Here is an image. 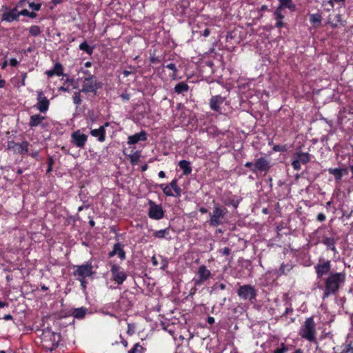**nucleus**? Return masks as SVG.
I'll use <instances>...</instances> for the list:
<instances>
[{
    "mask_svg": "<svg viewBox=\"0 0 353 353\" xmlns=\"http://www.w3.org/2000/svg\"><path fill=\"white\" fill-rule=\"evenodd\" d=\"M174 92L177 94H183L184 92H187L189 90V85L183 82H179L174 86Z\"/></svg>",
    "mask_w": 353,
    "mask_h": 353,
    "instance_id": "obj_30",
    "label": "nucleus"
},
{
    "mask_svg": "<svg viewBox=\"0 0 353 353\" xmlns=\"http://www.w3.org/2000/svg\"><path fill=\"white\" fill-rule=\"evenodd\" d=\"M81 92H80V91L74 92V94L73 95V102L74 104H76L77 105L81 104V103H82V99H81V94H80Z\"/></svg>",
    "mask_w": 353,
    "mask_h": 353,
    "instance_id": "obj_40",
    "label": "nucleus"
},
{
    "mask_svg": "<svg viewBox=\"0 0 353 353\" xmlns=\"http://www.w3.org/2000/svg\"><path fill=\"white\" fill-rule=\"evenodd\" d=\"M133 347H136L134 353H143L145 350V349L139 343L134 344Z\"/></svg>",
    "mask_w": 353,
    "mask_h": 353,
    "instance_id": "obj_49",
    "label": "nucleus"
},
{
    "mask_svg": "<svg viewBox=\"0 0 353 353\" xmlns=\"http://www.w3.org/2000/svg\"><path fill=\"white\" fill-rule=\"evenodd\" d=\"M43 119H44V117L40 116L39 114L32 115L30 117L29 124L31 127H36L41 123V121Z\"/></svg>",
    "mask_w": 353,
    "mask_h": 353,
    "instance_id": "obj_32",
    "label": "nucleus"
},
{
    "mask_svg": "<svg viewBox=\"0 0 353 353\" xmlns=\"http://www.w3.org/2000/svg\"><path fill=\"white\" fill-rule=\"evenodd\" d=\"M110 271L112 274L113 280L118 285L123 284V283L126 280L127 274L121 266L117 264H113L111 265Z\"/></svg>",
    "mask_w": 353,
    "mask_h": 353,
    "instance_id": "obj_10",
    "label": "nucleus"
},
{
    "mask_svg": "<svg viewBox=\"0 0 353 353\" xmlns=\"http://www.w3.org/2000/svg\"><path fill=\"white\" fill-rule=\"evenodd\" d=\"M147 140V133L144 130H141L139 133H136L133 135L129 136L128 138V144L134 145L137 143L139 141H145Z\"/></svg>",
    "mask_w": 353,
    "mask_h": 353,
    "instance_id": "obj_20",
    "label": "nucleus"
},
{
    "mask_svg": "<svg viewBox=\"0 0 353 353\" xmlns=\"http://www.w3.org/2000/svg\"><path fill=\"white\" fill-rule=\"evenodd\" d=\"M212 289H213V290H224L226 289V285H225V284L222 283H216L212 286Z\"/></svg>",
    "mask_w": 353,
    "mask_h": 353,
    "instance_id": "obj_47",
    "label": "nucleus"
},
{
    "mask_svg": "<svg viewBox=\"0 0 353 353\" xmlns=\"http://www.w3.org/2000/svg\"><path fill=\"white\" fill-rule=\"evenodd\" d=\"M29 143L23 141L21 143H15L13 141H8L7 143V149L12 150L14 154H24L28 151Z\"/></svg>",
    "mask_w": 353,
    "mask_h": 353,
    "instance_id": "obj_12",
    "label": "nucleus"
},
{
    "mask_svg": "<svg viewBox=\"0 0 353 353\" xmlns=\"http://www.w3.org/2000/svg\"><path fill=\"white\" fill-rule=\"evenodd\" d=\"M74 268L75 269L74 275L77 278H82V279L92 276L94 274L91 261L80 265H75Z\"/></svg>",
    "mask_w": 353,
    "mask_h": 353,
    "instance_id": "obj_6",
    "label": "nucleus"
},
{
    "mask_svg": "<svg viewBox=\"0 0 353 353\" xmlns=\"http://www.w3.org/2000/svg\"><path fill=\"white\" fill-rule=\"evenodd\" d=\"M274 19L276 20L275 27L279 29L283 28L285 26V23L283 20L285 16L283 14L282 11L276 9L274 12Z\"/></svg>",
    "mask_w": 353,
    "mask_h": 353,
    "instance_id": "obj_25",
    "label": "nucleus"
},
{
    "mask_svg": "<svg viewBox=\"0 0 353 353\" xmlns=\"http://www.w3.org/2000/svg\"><path fill=\"white\" fill-rule=\"evenodd\" d=\"M254 166H255V162L254 163L246 162L245 163V167L247 168H249L250 170V171H252V172H253V170H254Z\"/></svg>",
    "mask_w": 353,
    "mask_h": 353,
    "instance_id": "obj_56",
    "label": "nucleus"
},
{
    "mask_svg": "<svg viewBox=\"0 0 353 353\" xmlns=\"http://www.w3.org/2000/svg\"><path fill=\"white\" fill-rule=\"evenodd\" d=\"M28 14H29V11L28 10H26V9H23V10H21V11H19V17L20 15L27 16L28 17Z\"/></svg>",
    "mask_w": 353,
    "mask_h": 353,
    "instance_id": "obj_61",
    "label": "nucleus"
},
{
    "mask_svg": "<svg viewBox=\"0 0 353 353\" xmlns=\"http://www.w3.org/2000/svg\"><path fill=\"white\" fill-rule=\"evenodd\" d=\"M77 280L80 281L82 288L85 289L87 285V281H85V279H82V278H77Z\"/></svg>",
    "mask_w": 353,
    "mask_h": 353,
    "instance_id": "obj_57",
    "label": "nucleus"
},
{
    "mask_svg": "<svg viewBox=\"0 0 353 353\" xmlns=\"http://www.w3.org/2000/svg\"><path fill=\"white\" fill-rule=\"evenodd\" d=\"M87 308L81 307L74 309L72 315L75 319H82L85 316Z\"/></svg>",
    "mask_w": 353,
    "mask_h": 353,
    "instance_id": "obj_31",
    "label": "nucleus"
},
{
    "mask_svg": "<svg viewBox=\"0 0 353 353\" xmlns=\"http://www.w3.org/2000/svg\"><path fill=\"white\" fill-rule=\"evenodd\" d=\"M322 19V15L319 12L311 14L310 15V22L314 27L320 26L321 24Z\"/></svg>",
    "mask_w": 353,
    "mask_h": 353,
    "instance_id": "obj_27",
    "label": "nucleus"
},
{
    "mask_svg": "<svg viewBox=\"0 0 353 353\" xmlns=\"http://www.w3.org/2000/svg\"><path fill=\"white\" fill-rule=\"evenodd\" d=\"M140 153L139 151H136L134 154L129 155L130 163L132 165H136L140 160Z\"/></svg>",
    "mask_w": 353,
    "mask_h": 353,
    "instance_id": "obj_38",
    "label": "nucleus"
},
{
    "mask_svg": "<svg viewBox=\"0 0 353 353\" xmlns=\"http://www.w3.org/2000/svg\"><path fill=\"white\" fill-rule=\"evenodd\" d=\"M207 322L210 324V325H212L215 322V319L214 317L212 316H208V319H207Z\"/></svg>",
    "mask_w": 353,
    "mask_h": 353,
    "instance_id": "obj_64",
    "label": "nucleus"
},
{
    "mask_svg": "<svg viewBox=\"0 0 353 353\" xmlns=\"http://www.w3.org/2000/svg\"><path fill=\"white\" fill-rule=\"evenodd\" d=\"M25 3V0H21L15 8L9 10L8 12H4L1 17V21L7 22H12L19 20V10L18 7L22 6Z\"/></svg>",
    "mask_w": 353,
    "mask_h": 353,
    "instance_id": "obj_13",
    "label": "nucleus"
},
{
    "mask_svg": "<svg viewBox=\"0 0 353 353\" xmlns=\"http://www.w3.org/2000/svg\"><path fill=\"white\" fill-rule=\"evenodd\" d=\"M316 324L314 316H310L305 319L299 330V335L301 339L309 342L316 341Z\"/></svg>",
    "mask_w": 353,
    "mask_h": 353,
    "instance_id": "obj_3",
    "label": "nucleus"
},
{
    "mask_svg": "<svg viewBox=\"0 0 353 353\" xmlns=\"http://www.w3.org/2000/svg\"><path fill=\"white\" fill-rule=\"evenodd\" d=\"M134 329H135V326L134 324H128V330H127V333L128 334L132 336L134 334Z\"/></svg>",
    "mask_w": 353,
    "mask_h": 353,
    "instance_id": "obj_50",
    "label": "nucleus"
},
{
    "mask_svg": "<svg viewBox=\"0 0 353 353\" xmlns=\"http://www.w3.org/2000/svg\"><path fill=\"white\" fill-rule=\"evenodd\" d=\"M326 219V216L323 213H319L316 216V220L319 222H323Z\"/></svg>",
    "mask_w": 353,
    "mask_h": 353,
    "instance_id": "obj_55",
    "label": "nucleus"
},
{
    "mask_svg": "<svg viewBox=\"0 0 353 353\" xmlns=\"http://www.w3.org/2000/svg\"><path fill=\"white\" fill-rule=\"evenodd\" d=\"M48 168L46 170V172L48 173L52 171V165L54 164V160L52 157H49L48 159Z\"/></svg>",
    "mask_w": 353,
    "mask_h": 353,
    "instance_id": "obj_48",
    "label": "nucleus"
},
{
    "mask_svg": "<svg viewBox=\"0 0 353 353\" xmlns=\"http://www.w3.org/2000/svg\"><path fill=\"white\" fill-rule=\"evenodd\" d=\"M29 6L30 8H32L34 10H39L41 6V3H30L29 4Z\"/></svg>",
    "mask_w": 353,
    "mask_h": 353,
    "instance_id": "obj_52",
    "label": "nucleus"
},
{
    "mask_svg": "<svg viewBox=\"0 0 353 353\" xmlns=\"http://www.w3.org/2000/svg\"><path fill=\"white\" fill-rule=\"evenodd\" d=\"M72 143L77 148H82L85 146L88 136L81 133L79 130L74 132L71 135Z\"/></svg>",
    "mask_w": 353,
    "mask_h": 353,
    "instance_id": "obj_16",
    "label": "nucleus"
},
{
    "mask_svg": "<svg viewBox=\"0 0 353 353\" xmlns=\"http://www.w3.org/2000/svg\"><path fill=\"white\" fill-rule=\"evenodd\" d=\"M311 160V155L308 152H303L301 151H296L293 156L292 166L294 170H300L301 164H307Z\"/></svg>",
    "mask_w": 353,
    "mask_h": 353,
    "instance_id": "obj_7",
    "label": "nucleus"
},
{
    "mask_svg": "<svg viewBox=\"0 0 353 353\" xmlns=\"http://www.w3.org/2000/svg\"><path fill=\"white\" fill-rule=\"evenodd\" d=\"M227 212V208L220 205L219 204H215L214 205L212 212H210L209 214V225L212 227H217L222 225L224 223L223 220Z\"/></svg>",
    "mask_w": 353,
    "mask_h": 353,
    "instance_id": "obj_5",
    "label": "nucleus"
},
{
    "mask_svg": "<svg viewBox=\"0 0 353 353\" xmlns=\"http://www.w3.org/2000/svg\"><path fill=\"white\" fill-rule=\"evenodd\" d=\"M120 97L122 99L123 101H128L130 99V94L127 92H124L120 95Z\"/></svg>",
    "mask_w": 353,
    "mask_h": 353,
    "instance_id": "obj_54",
    "label": "nucleus"
},
{
    "mask_svg": "<svg viewBox=\"0 0 353 353\" xmlns=\"http://www.w3.org/2000/svg\"><path fill=\"white\" fill-rule=\"evenodd\" d=\"M321 242L326 246L327 250L332 251L334 255L337 253V250L336 248V239L334 237H328L324 236H323Z\"/></svg>",
    "mask_w": 353,
    "mask_h": 353,
    "instance_id": "obj_19",
    "label": "nucleus"
},
{
    "mask_svg": "<svg viewBox=\"0 0 353 353\" xmlns=\"http://www.w3.org/2000/svg\"><path fill=\"white\" fill-rule=\"evenodd\" d=\"M190 164V162L187 160H181L179 162L178 165L183 170V174L184 175H189L191 174L192 169Z\"/></svg>",
    "mask_w": 353,
    "mask_h": 353,
    "instance_id": "obj_26",
    "label": "nucleus"
},
{
    "mask_svg": "<svg viewBox=\"0 0 353 353\" xmlns=\"http://www.w3.org/2000/svg\"><path fill=\"white\" fill-rule=\"evenodd\" d=\"M270 163L265 157H260L255 161V166L254 170H253V173H266L270 170Z\"/></svg>",
    "mask_w": 353,
    "mask_h": 353,
    "instance_id": "obj_15",
    "label": "nucleus"
},
{
    "mask_svg": "<svg viewBox=\"0 0 353 353\" xmlns=\"http://www.w3.org/2000/svg\"><path fill=\"white\" fill-rule=\"evenodd\" d=\"M283 148H284L283 146L277 145H274L273 149L274 151L281 152V151H283Z\"/></svg>",
    "mask_w": 353,
    "mask_h": 353,
    "instance_id": "obj_63",
    "label": "nucleus"
},
{
    "mask_svg": "<svg viewBox=\"0 0 353 353\" xmlns=\"http://www.w3.org/2000/svg\"><path fill=\"white\" fill-rule=\"evenodd\" d=\"M60 335L59 334L52 332L50 336V341L51 342L52 347H49L46 345V350H49L52 352L53 350L57 348L59 346V343L60 341Z\"/></svg>",
    "mask_w": 353,
    "mask_h": 353,
    "instance_id": "obj_23",
    "label": "nucleus"
},
{
    "mask_svg": "<svg viewBox=\"0 0 353 353\" xmlns=\"http://www.w3.org/2000/svg\"><path fill=\"white\" fill-rule=\"evenodd\" d=\"M347 274L345 270L341 272L332 271L323 279V285L319 288L323 290L322 299L325 300L330 296L336 295L345 283Z\"/></svg>",
    "mask_w": 353,
    "mask_h": 353,
    "instance_id": "obj_1",
    "label": "nucleus"
},
{
    "mask_svg": "<svg viewBox=\"0 0 353 353\" xmlns=\"http://www.w3.org/2000/svg\"><path fill=\"white\" fill-rule=\"evenodd\" d=\"M41 32L40 28L37 26H32L30 28V33L32 36H37Z\"/></svg>",
    "mask_w": 353,
    "mask_h": 353,
    "instance_id": "obj_43",
    "label": "nucleus"
},
{
    "mask_svg": "<svg viewBox=\"0 0 353 353\" xmlns=\"http://www.w3.org/2000/svg\"><path fill=\"white\" fill-rule=\"evenodd\" d=\"M169 233H170V229H169V228H167L163 229V230H160L155 231L153 233V236L155 238L163 239V238H165L166 235H168Z\"/></svg>",
    "mask_w": 353,
    "mask_h": 353,
    "instance_id": "obj_36",
    "label": "nucleus"
},
{
    "mask_svg": "<svg viewBox=\"0 0 353 353\" xmlns=\"http://www.w3.org/2000/svg\"><path fill=\"white\" fill-rule=\"evenodd\" d=\"M166 68L173 71V77H175L178 72V69L173 63H170L165 66Z\"/></svg>",
    "mask_w": 353,
    "mask_h": 353,
    "instance_id": "obj_45",
    "label": "nucleus"
},
{
    "mask_svg": "<svg viewBox=\"0 0 353 353\" xmlns=\"http://www.w3.org/2000/svg\"><path fill=\"white\" fill-rule=\"evenodd\" d=\"M123 247L124 245L120 242L115 243L113 247V250L115 251V253L121 260H124L126 258Z\"/></svg>",
    "mask_w": 353,
    "mask_h": 353,
    "instance_id": "obj_28",
    "label": "nucleus"
},
{
    "mask_svg": "<svg viewBox=\"0 0 353 353\" xmlns=\"http://www.w3.org/2000/svg\"><path fill=\"white\" fill-rule=\"evenodd\" d=\"M150 61L151 63H159V58H158V57H156L154 56V54H153V55H151V56L150 57Z\"/></svg>",
    "mask_w": 353,
    "mask_h": 353,
    "instance_id": "obj_58",
    "label": "nucleus"
},
{
    "mask_svg": "<svg viewBox=\"0 0 353 353\" xmlns=\"http://www.w3.org/2000/svg\"><path fill=\"white\" fill-rule=\"evenodd\" d=\"M79 48L81 50L85 52L90 56L93 54L94 47L88 45L85 41L82 42Z\"/></svg>",
    "mask_w": 353,
    "mask_h": 353,
    "instance_id": "obj_33",
    "label": "nucleus"
},
{
    "mask_svg": "<svg viewBox=\"0 0 353 353\" xmlns=\"http://www.w3.org/2000/svg\"><path fill=\"white\" fill-rule=\"evenodd\" d=\"M241 201V199H240L236 196H233L232 197L228 199V201L225 202V205H232L234 208L236 209L238 208Z\"/></svg>",
    "mask_w": 353,
    "mask_h": 353,
    "instance_id": "obj_35",
    "label": "nucleus"
},
{
    "mask_svg": "<svg viewBox=\"0 0 353 353\" xmlns=\"http://www.w3.org/2000/svg\"><path fill=\"white\" fill-rule=\"evenodd\" d=\"M99 88H100L99 83H97L96 78L90 79V80H87V79H84L82 88L80 90V92H92V93L95 94L97 92V90Z\"/></svg>",
    "mask_w": 353,
    "mask_h": 353,
    "instance_id": "obj_14",
    "label": "nucleus"
},
{
    "mask_svg": "<svg viewBox=\"0 0 353 353\" xmlns=\"http://www.w3.org/2000/svg\"><path fill=\"white\" fill-rule=\"evenodd\" d=\"M150 208L148 210V216L150 219L154 220L161 219L164 216V211L161 205L156 204L154 201H149Z\"/></svg>",
    "mask_w": 353,
    "mask_h": 353,
    "instance_id": "obj_11",
    "label": "nucleus"
},
{
    "mask_svg": "<svg viewBox=\"0 0 353 353\" xmlns=\"http://www.w3.org/2000/svg\"><path fill=\"white\" fill-rule=\"evenodd\" d=\"M225 98L218 94L212 96L209 100V105L212 110L221 113V105L224 103Z\"/></svg>",
    "mask_w": 353,
    "mask_h": 353,
    "instance_id": "obj_17",
    "label": "nucleus"
},
{
    "mask_svg": "<svg viewBox=\"0 0 353 353\" xmlns=\"http://www.w3.org/2000/svg\"><path fill=\"white\" fill-rule=\"evenodd\" d=\"M279 5L276 8L277 10L282 11L283 10L288 8L290 12H295L296 10V5L293 3L292 0H279Z\"/></svg>",
    "mask_w": 353,
    "mask_h": 353,
    "instance_id": "obj_21",
    "label": "nucleus"
},
{
    "mask_svg": "<svg viewBox=\"0 0 353 353\" xmlns=\"http://www.w3.org/2000/svg\"><path fill=\"white\" fill-rule=\"evenodd\" d=\"M236 294L241 300L248 301L251 304L256 302L258 291L254 285L250 284L240 285L236 291Z\"/></svg>",
    "mask_w": 353,
    "mask_h": 353,
    "instance_id": "obj_4",
    "label": "nucleus"
},
{
    "mask_svg": "<svg viewBox=\"0 0 353 353\" xmlns=\"http://www.w3.org/2000/svg\"><path fill=\"white\" fill-rule=\"evenodd\" d=\"M333 353H353V341L346 340L341 345L333 347Z\"/></svg>",
    "mask_w": 353,
    "mask_h": 353,
    "instance_id": "obj_18",
    "label": "nucleus"
},
{
    "mask_svg": "<svg viewBox=\"0 0 353 353\" xmlns=\"http://www.w3.org/2000/svg\"><path fill=\"white\" fill-rule=\"evenodd\" d=\"M340 23H341V15L340 14H337L335 15L331 26L332 28H336L338 24Z\"/></svg>",
    "mask_w": 353,
    "mask_h": 353,
    "instance_id": "obj_44",
    "label": "nucleus"
},
{
    "mask_svg": "<svg viewBox=\"0 0 353 353\" xmlns=\"http://www.w3.org/2000/svg\"><path fill=\"white\" fill-rule=\"evenodd\" d=\"M18 64V61L15 58H12L10 60V65L12 67L17 66Z\"/></svg>",
    "mask_w": 353,
    "mask_h": 353,
    "instance_id": "obj_59",
    "label": "nucleus"
},
{
    "mask_svg": "<svg viewBox=\"0 0 353 353\" xmlns=\"http://www.w3.org/2000/svg\"><path fill=\"white\" fill-rule=\"evenodd\" d=\"M81 72L83 74H84L85 75L84 79H87V80H90V79H95L96 78V77L94 74H92L90 72V71H89L88 70L81 69Z\"/></svg>",
    "mask_w": 353,
    "mask_h": 353,
    "instance_id": "obj_46",
    "label": "nucleus"
},
{
    "mask_svg": "<svg viewBox=\"0 0 353 353\" xmlns=\"http://www.w3.org/2000/svg\"><path fill=\"white\" fill-rule=\"evenodd\" d=\"M127 68L130 70H124L123 71V74L124 77H128L130 74H131L132 72V70L134 68L131 65H128Z\"/></svg>",
    "mask_w": 353,
    "mask_h": 353,
    "instance_id": "obj_51",
    "label": "nucleus"
},
{
    "mask_svg": "<svg viewBox=\"0 0 353 353\" xmlns=\"http://www.w3.org/2000/svg\"><path fill=\"white\" fill-rule=\"evenodd\" d=\"M293 312V309L292 307H286L285 312L283 313L282 316H285L288 314L292 313Z\"/></svg>",
    "mask_w": 353,
    "mask_h": 353,
    "instance_id": "obj_60",
    "label": "nucleus"
},
{
    "mask_svg": "<svg viewBox=\"0 0 353 353\" xmlns=\"http://www.w3.org/2000/svg\"><path fill=\"white\" fill-rule=\"evenodd\" d=\"M211 272L204 265L199 267L197 271V278H194L192 281L195 286H201L205 281L211 277Z\"/></svg>",
    "mask_w": 353,
    "mask_h": 353,
    "instance_id": "obj_9",
    "label": "nucleus"
},
{
    "mask_svg": "<svg viewBox=\"0 0 353 353\" xmlns=\"http://www.w3.org/2000/svg\"><path fill=\"white\" fill-rule=\"evenodd\" d=\"M288 351V347L284 343H281V347L276 348L273 353H286Z\"/></svg>",
    "mask_w": 353,
    "mask_h": 353,
    "instance_id": "obj_42",
    "label": "nucleus"
},
{
    "mask_svg": "<svg viewBox=\"0 0 353 353\" xmlns=\"http://www.w3.org/2000/svg\"><path fill=\"white\" fill-rule=\"evenodd\" d=\"M293 267L294 265L292 263H282L279 268V274L287 275L292 270Z\"/></svg>",
    "mask_w": 353,
    "mask_h": 353,
    "instance_id": "obj_34",
    "label": "nucleus"
},
{
    "mask_svg": "<svg viewBox=\"0 0 353 353\" xmlns=\"http://www.w3.org/2000/svg\"><path fill=\"white\" fill-rule=\"evenodd\" d=\"M90 134L97 137L99 142H103L105 140V126H100L98 129L91 130Z\"/></svg>",
    "mask_w": 353,
    "mask_h": 353,
    "instance_id": "obj_22",
    "label": "nucleus"
},
{
    "mask_svg": "<svg viewBox=\"0 0 353 353\" xmlns=\"http://www.w3.org/2000/svg\"><path fill=\"white\" fill-rule=\"evenodd\" d=\"M46 74L49 77H52L54 75L58 77H62L61 80L63 81V84L58 87L59 91L63 92H70L72 89L77 88V83L73 78H70L68 74L63 73V67L59 62L54 64L52 70L46 72Z\"/></svg>",
    "mask_w": 353,
    "mask_h": 353,
    "instance_id": "obj_2",
    "label": "nucleus"
},
{
    "mask_svg": "<svg viewBox=\"0 0 353 353\" xmlns=\"http://www.w3.org/2000/svg\"><path fill=\"white\" fill-rule=\"evenodd\" d=\"M220 253H221L223 255L228 256L230 254L231 250L229 248L225 247L223 249L221 250Z\"/></svg>",
    "mask_w": 353,
    "mask_h": 353,
    "instance_id": "obj_53",
    "label": "nucleus"
},
{
    "mask_svg": "<svg viewBox=\"0 0 353 353\" xmlns=\"http://www.w3.org/2000/svg\"><path fill=\"white\" fill-rule=\"evenodd\" d=\"M174 192V197L179 198L181 195V188L178 185V179L174 178L168 185Z\"/></svg>",
    "mask_w": 353,
    "mask_h": 353,
    "instance_id": "obj_29",
    "label": "nucleus"
},
{
    "mask_svg": "<svg viewBox=\"0 0 353 353\" xmlns=\"http://www.w3.org/2000/svg\"><path fill=\"white\" fill-rule=\"evenodd\" d=\"M329 174L334 175L335 181L339 182L341 180L343 177V172L347 173L346 169L341 168H329L327 170Z\"/></svg>",
    "mask_w": 353,
    "mask_h": 353,
    "instance_id": "obj_24",
    "label": "nucleus"
},
{
    "mask_svg": "<svg viewBox=\"0 0 353 353\" xmlns=\"http://www.w3.org/2000/svg\"><path fill=\"white\" fill-rule=\"evenodd\" d=\"M332 264L330 260L320 259L319 263L314 265V270L317 279H322L323 276L328 275L331 272Z\"/></svg>",
    "mask_w": 353,
    "mask_h": 353,
    "instance_id": "obj_8",
    "label": "nucleus"
},
{
    "mask_svg": "<svg viewBox=\"0 0 353 353\" xmlns=\"http://www.w3.org/2000/svg\"><path fill=\"white\" fill-rule=\"evenodd\" d=\"M346 0H329L327 3L331 6L332 8L334 7V4H338L340 7L344 6Z\"/></svg>",
    "mask_w": 353,
    "mask_h": 353,
    "instance_id": "obj_41",
    "label": "nucleus"
},
{
    "mask_svg": "<svg viewBox=\"0 0 353 353\" xmlns=\"http://www.w3.org/2000/svg\"><path fill=\"white\" fill-rule=\"evenodd\" d=\"M210 34V30L209 28H205L203 32L201 33V35H203L205 37H208Z\"/></svg>",
    "mask_w": 353,
    "mask_h": 353,
    "instance_id": "obj_62",
    "label": "nucleus"
},
{
    "mask_svg": "<svg viewBox=\"0 0 353 353\" xmlns=\"http://www.w3.org/2000/svg\"><path fill=\"white\" fill-rule=\"evenodd\" d=\"M42 92H39L37 107L41 112H44V98L42 97Z\"/></svg>",
    "mask_w": 353,
    "mask_h": 353,
    "instance_id": "obj_39",
    "label": "nucleus"
},
{
    "mask_svg": "<svg viewBox=\"0 0 353 353\" xmlns=\"http://www.w3.org/2000/svg\"><path fill=\"white\" fill-rule=\"evenodd\" d=\"M159 187L167 196H174V193L172 192L171 188L168 185L162 183L159 185Z\"/></svg>",
    "mask_w": 353,
    "mask_h": 353,
    "instance_id": "obj_37",
    "label": "nucleus"
}]
</instances>
